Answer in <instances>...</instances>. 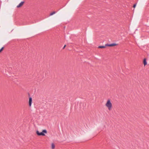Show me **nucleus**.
<instances>
[{"label":"nucleus","instance_id":"obj_1","mask_svg":"<svg viewBox=\"0 0 149 149\" xmlns=\"http://www.w3.org/2000/svg\"><path fill=\"white\" fill-rule=\"evenodd\" d=\"M105 105L109 111H111L112 109V104L110 100L108 99L107 100Z\"/></svg>","mask_w":149,"mask_h":149},{"label":"nucleus","instance_id":"obj_2","mask_svg":"<svg viewBox=\"0 0 149 149\" xmlns=\"http://www.w3.org/2000/svg\"><path fill=\"white\" fill-rule=\"evenodd\" d=\"M36 133L39 136H45V134H47V131L46 130H43L42 132H39L38 131H37Z\"/></svg>","mask_w":149,"mask_h":149},{"label":"nucleus","instance_id":"obj_3","mask_svg":"<svg viewBox=\"0 0 149 149\" xmlns=\"http://www.w3.org/2000/svg\"><path fill=\"white\" fill-rule=\"evenodd\" d=\"M117 45L116 44L113 43L111 44H106L105 45V46H109V47H113L116 46Z\"/></svg>","mask_w":149,"mask_h":149},{"label":"nucleus","instance_id":"obj_4","mask_svg":"<svg viewBox=\"0 0 149 149\" xmlns=\"http://www.w3.org/2000/svg\"><path fill=\"white\" fill-rule=\"evenodd\" d=\"M32 102V98L31 97H29V107H31V105Z\"/></svg>","mask_w":149,"mask_h":149},{"label":"nucleus","instance_id":"obj_5","mask_svg":"<svg viewBox=\"0 0 149 149\" xmlns=\"http://www.w3.org/2000/svg\"><path fill=\"white\" fill-rule=\"evenodd\" d=\"M24 2V1L21 2L17 6L18 8H20L21 7L23 4Z\"/></svg>","mask_w":149,"mask_h":149},{"label":"nucleus","instance_id":"obj_6","mask_svg":"<svg viewBox=\"0 0 149 149\" xmlns=\"http://www.w3.org/2000/svg\"><path fill=\"white\" fill-rule=\"evenodd\" d=\"M143 63L145 66L147 64V63L146 61V58H144V59L143 61Z\"/></svg>","mask_w":149,"mask_h":149},{"label":"nucleus","instance_id":"obj_7","mask_svg":"<svg viewBox=\"0 0 149 149\" xmlns=\"http://www.w3.org/2000/svg\"><path fill=\"white\" fill-rule=\"evenodd\" d=\"M51 148L52 149H54L55 148V145L53 143H52L51 144Z\"/></svg>","mask_w":149,"mask_h":149},{"label":"nucleus","instance_id":"obj_8","mask_svg":"<svg viewBox=\"0 0 149 149\" xmlns=\"http://www.w3.org/2000/svg\"><path fill=\"white\" fill-rule=\"evenodd\" d=\"M99 48H105V46H99L98 47Z\"/></svg>","mask_w":149,"mask_h":149},{"label":"nucleus","instance_id":"obj_9","mask_svg":"<svg viewBox=\"0 0 149 149\" xmlns=\"http://www.w3.org/2000/svg\"><path fill=\"white\" fill-rule=\"evenodd\" d=\"M56 13V12H55V11H54L53 12H52V13H51L50 14V16H52V15L55 14V13Z\"/></svg>","mask_w":149,"mask_h":149},{"label":"nucleus","instance_id":"obj_10","mask_svg":"<svg viewBox=\"0 0 149 149\" xmlns=\"http://www.w3.org/2000/svg\"><path fill=\"white\" fill-rule=\"evenodd\" d=\"M4 48L3 47H2L0 49V53L3 51V49Z\"/></svg>","mask_w":149,"mask_h":149},{"label":"nucleus","instance_id":"obj_11","mask_svg":"<svg viewBox=\"0 0 149 149\" xmlns=\"http://www.w3.org/2000/svg\"><path fill=\"white\" fill-rule=\"evenodd\" d=\"M136 4H134V6H133V7H134V8H135L136 7Z\"/></svg>","mask_w":149,"mask_h":149},{"label":"nucleus","instance_id":"obj_12","mask_svg":"<svg viewBox=\"0 0 149 149\" xmlns=\"http://www.w3.org/2000/svg\"><path fill=\"white\" fill-rule=\"evenodd\" d=\"M65 46H66V45H65L64 47H63V48H64L65 47Z\"/></svg>","mask_w":149,"mask_h":149}]
</instances>
